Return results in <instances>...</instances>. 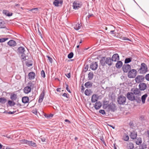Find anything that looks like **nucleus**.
I'll list each match as a JSON object with an SVG mask.
<instances>
[{
    "label": "nucleus",
    "instance_id": "obj_1",
    "mask_svg": "<svg viewBox=\"0 0 149 149\" xmlns=\"http://www.w3.org/2000/svg\"><path fill=\"white\" fill-rule=\"evenodd\" d=\"M100 63L101 65L103 66H105L106 64H107L109 66L112 65L113 61L111 58L109 57H106L104 56L102 57L100 60Z\"/></svg>",
    "mask_w": 149,
    "mask_h": 149
},
{
    "label": "nucleus",
    "instance_id": "obj_2",
    "mask_svg": "<svg viewBox=\"0 0 149 149\" xmlns=\"http://www.w3.org/2000/svg\"><path fill=\"white\" fill-rule=\"evenodd\" d=\"M148 68L147 65L144 63L141 64L140 68L138 70V72L140 74H144L147 72Z\"/></svg>",
    "mask_w": 149,
    "mask_h": 149
},
{
    "label": "nucleus",
    "instance_id": "obj_3",
    "mask_svg": "<svg viewBox=\"0 0 149 149\" xmlns=\"http://www.w3.org/2000/svg\"><path fill=\"white\" fill-rule=\"evenodd\" d=\"M126 99L125 97L123 95L119 96L117 99V102L120 105H124L126 102Z\"/></svg>",
    "mask_w": 149,
    "mask_h": 149
},
{
    "label": "nucleus",
    "instance_id": "obj_4",
    "mask_svg": "<svg viewBox=\"0 0 149 149\" xmlns=\"http://www.w3.org/2000/svg\"><path fill=\"white\" fill-rule=\"evenodd\" d=\"M137 73V71L136 70H130L128 72V77L129 78H134L136 76Z\"/></svg>",
    "mask_w": 149,
    "mask_h": 149
},
{
    "label": "nucleus",
    "instance_id": "obj_5",
    "mask_svg": "<svg viewBox=\"0 0 149 149\" xmlns=\"http://www.w3.org/2000/svg\"><path fill=\"white\" fill-rule=\"evenodd\" d=\"M28 86L25 87L23 89L24 93L26 94H28L31 91V87L32 86L33 83L30 81L28 83Z\"/></svg>",
    "mask_w": 149,
    "mask_h": 149
},
{
    "label": "nucleus",
    "instance_id": "obj_6",
    "mask_svg": "<svg viewBox=\"0 0 149 149\" xmlns=\"http://www.w3.org/2000/svg\"><path fill=\"white\" fill-rule=\"evenodd\" d=\"M131 66L128 64H124L122 67V70L125 73L128 72L131 70Z\"/></svg>",
    "mask_w": 149,
    "mask_h": 149
},
{
    "label": "nucleus",
    "instance_id": "obj_7",
    "mask_svg": "<svg viewBox=\"0 0 149 149\" xmlns=\"http://www.w3.org/2000/svg\"><path fill=\"white\" fill-rule=\"evenodd\" d=\"M82 4L81 2H79L78 1H74L73 4V8L74 9H78L79 8H80L82 6Z\"/></svg>",
    "mask_w": 149,
    "mask_h": 149
},
{
    "label": "nucleus",
    "instance_id": "obj_8",
    "mask_svg": "<svg viewBox=\"0 0 149 149\" xmlns=\"http://www.w3.org/2000/svg\"><path fill=\"white\" fill-rule=\"evenodd\" d=\"M135 96L132 93L128 92L127 94L126 97L127 99L130 101H134L135 100Z\"/></svg>",
    "mask_w": 149,
    "mask_h": 149
},
{
    "label": "nucleus",
    "instance_id": "obj_9",
    "mask_svg": "<svg viewBox=\"0 0 149 149\" xmlns=\"http://www.w3.org/2000/svg\"><path fill=\"white\" fill-rule=\"evenodd\" d=\"M144 78L145 77L143 75H138L135 78V80L136 83H140L143 81Z\"/></svg>",
    "mask_w": 149,
    "mask_h": 149
},
{
    "label": "nucleus",
    "instance_id": "obj_10",
    "mask_svg": "<svg viewBox=\"0 0 149 149\" xmlns=\"http://www.w3.org/2000/svg\"><path fill=\"white\" fill-rule=\"evenodd\" d=\"M98 65L97 62H94L92 63L90 65V68L92 70H96L98 68Z\"/></svg>",
    "mask_w": 149,
    "mask_h": 149
},
{
    "label": "nucleus",
    "instance_id": "obj_11",
    "mask_svg": "<svg viewBox=\"0 0 149 149\" xmlns=\"http://www.w3.org/2000/svg\"><path fill=\"white\" fill-rule=\"evenodd\" d=\"M116 105L113 103H111L109 104V109L112 111L114 112L116 110Z\"/></svg>",
    "mask_w": 149,
    "mask_h": 149
},
{
    "label": "nucleus",
    "instance_id": "obj_12",
    "mask_svg": "<svg viewBox=\"0 0 149 149\" xmlns=\"http://www.w3.org/2000/svg\"><path fill=\"white\" fill-rule=\"evenodd\" d=\"M111 59L113 62H116L119 60V56L117 53L114 54L113 55Z\"/></svg>",
    "mask_w": 149,
    "mask_h": 149
},
{
    "label": "nucleus",
    "instance_id": "obj_13",
    "mask_svg": "<svg viewBox=\"0 0 149 149\" xmlns=\"http://www.w3.org/2000/svg\"><path fill=\"white\" fill-rule=\"evenodd\" d=\"M139 87L140 90L143 91L146 88L147 86L145 83L141 82L139 84Z\"/></svg>",
    "mask_w": 149,
    "mask_h": 149
},
{
    "label": "nucleus",
    "instance_id": "obj_14",
    "mask_svg": "<svg viewBox=\"0 0 149 149\" xmlns=\"http://www.w3.org/2000/svg\"><path fill=\"white\" fill-rule=\"evenodd\" d=\"M130 136L132 139L133 140L136 139L137 136V132L135 131L131 132Z\"/></svg>",
    "mask_w": 149,
    "mask_h": 149
},
{
    "label": "nucleus",
    "instance_id": "obj_15",
    "mask_svg": "<svg viewBox=\"0 0 149 149\" xmlns=\"http://www.w3.org/2000/svg\"><path fill=\"white\" fill-rule=\"evenodd\" d=\"M131 91L134 95H139L140 94V91L137 88H132Z\"/></svg>",
    "mask_w": 149,
    "mask_h": 149
},
{
    "label": "nucleus",
    "instance_id": "obj_16",
    "mask_svg": "<svg viewBox=\"0 0 149 149\" xmlns=\"http://www.w3.org/2000/svg\"><path fill=\"white\" fill-rule=\"evenodd\" d=\"M45 96V91H42V93L40 95L38 102L39 103H41L43 100Z\"/></svg>",
    "mask_w": 149,
    "mask_h": 149
},
{
    "label": "nucleus",
    "instance_id": "obj_17",
    "mask_svg": "<svg viewBox=\"0 0 149 149\" xmlns=\"http://www.w3.org/2000/svg\"><path fill=\"white\" fill-rule=\"evenodd\" d=\"M63 3V0H54L53 4L55 6L58 7L59 6V4H62Z\"/></svg>",
    "mask_w": 149,
    "mask_h": 149
},
{
    "label": "nucleus",
    "instance_id": "obj_18",
    "mask_svg": "<svg viewBox=\"0 0 149 149\" xmlns=\"http://www.w3.org/2000/svg\"><path fill=\"white\" fill-rule=\"evenodd\" d=\"M5 23L2 19H0V28H5L6 29L8 30L7 28L6 27Z\"/></svg>",
    "mask_w": 149,
    "mask_h": 149
},
{
    "label": "nucleus",
    "instance_id": "obj_19",
    "mask_svg": "<svg viewBox=\"0 0 149 149\" xmlns=\"http://www.w3.org/2000/svg\"><path fill=\"white\" fill-rule=\"evenodd\" d=\"M102 103L100 102H96L94 105V107L96 110L99 109L102 106Z\"/></svg>",
    "mask_w": 149,
    "mask_h": 149
},
{
    "label": "nucleus",
    "instance_id": "obj_20",
    "mask_svg": "<svg viewBox=\"0 0 149 149\" xmlns=\"http://www.w3.org/2000/svg\"><path fill=\"white\" fill-rule=\"evenodd\" d=\"M7 44L11 47H14L16 45L17 43L14 40H11L8 42Z\"/></svg>",
    "mask_w": 149,
    "mask_h": 149
},
{
    "label": "nucleus",
    "instance_id": "obj_21",
    "mask_svg": "<svg viewBox=\"0 0 149 149\" xmlns=\"http://www.w3.org/2000/svg\"><path fill=\"white\" fill-rule=\"evenodd\" d=\"M28 76L30 79L33 80L35 78L36 74L34 72H31L29 73Z\"/></svg>",
    "mask_w": 149,
    "mask_h": 149
},
{
    "label": "nucleus",
    "instance_id": "obj_22",
    "mask_svg": "<svg viewBox=\"0 0 149 149\" xmlns=\"http://www.w3.org/2000/svg\"><path fill=\"white\" fill-rule=\"evenodd\" d=\"M117 62L115 66L116 68L118 69L120 68L123 66V63L121 61H117Z\"/></svg>",
    "mask_w": 149,
    "mask_h": 149
},
{
    "label": "nucleus",
    "instance_id": "obj_23",
    "mask_svg": "<svg viewBox=\"0 0 149 149\" xmlns=\"http://www.w3.org/2000/svg\"><path fill=\"white\" fill-rule=\"evenodd\" d=\"M17 51L19 54H24L25 51L24 48L23 47H20L18 48Z\"/></svg>",
    "mask_w": 149,
    "mask_h": 149
},
{
    "label": "nucleus",
    "instance_id": "obj_24",
    "mask_svg": "<svg viewBox=\"0 0 149 149\" xmlns=\"http://www.w3.org/2000/svg\"><path fill=\"white\" fill-rule=\"evenodd\" d=\"M17 98V95L16 94L12 93L10 95V99L13 101L16 100Z\"/></svg>",
    "mask_w": 149,
    "mask_h": 149
},
{
    "label": "nucleus",
    "instance_id": "obj_25",
    "mask_svg": "<svg viewBox=\"0 0 149 149\" xmlns=\"http://www.w3.org/2000/svg\"><path fill=\"white\" fill-rule=\"evenodd\" d=\"M29 98L27 96H24L22 98V102L23 103L26 104L29 102Z\"/></svg>",
    "mask_w": 149,
    "mask_h": 149
},
{
    "label": "nucleus",
    "instance_id": "obj_26",
    "mask_svg": "<svg viewBox=\"0 0 149 149\" xmlns=\"http://www.w3.org/2000/svg\"><path fill=\"white\" fill-rule=\"evenodd\" d=\"M92 83L90 81H88L85 83L84 86L86 88H90L92 87Z\"/></svg>",
    "mask_w": 149,
    "mask_h": 149
},
{
    "label": "nucleus",
    "instance_id": "obj_27",
    "mask_svg": "<svg viewBox=\"0 0 149 149\" xmlns=\"http://www.w3.org/2000/svg\"><path fill=\"white\" fill-rule=\"evenodd\" d=\"M135 140L136 143L137 145H139L141 144L142 142V140L141 137H138L136 138Z\"/></svg>",
    "mask_w": 149,
    "mask_h": 149
},
{
    "label": "nucleus",
    "instance_id": "obj_28",
    "mask_svg": "<svg viewBox=\"0 0 149 149\" xmlns=\"http://www.w3.org/2000/svg\"><path fill=\"white\" fill-rule=\"evenodd\" d=\"M134 147V145L132 143L130 142L127 144V149H133Z\"/></svg>",
    "mask_w": 149,
    "mask_h": 149
},
{
    "label": "nucleus",
    "instance_id": "obj_29",
    "mask_svg": "<svg viewBox=\"0 0 149 149\" xmlns=\"http://www.w3.org/2000/svg\"><path fill=\"white\" fill-rule=\"evenodd\" d=\"M148 96V95L146 93L141 96V100L143 104L145 103L146 99Z\"/></svg>",
    "mask_w": 149,
    "mask_h": 149
},
{
    "label": "nucleus",
    "instance_id": "obj_30",
    "mask_svg": "<svg viewBox=\"0 0 149 149\" xmlns=\"http://www.w3.org/2000/svg\"><path fill=\"white\" fill-rule=\"evenodd\" d=\"M132 59V57H129L126 58L125 60L124 63L125 64H128V63H130Z\"/></svg>",
    "mask_w": 149,
    "mask_h": 149
},
{
    "label": "nucleus",
    "instance_id": "obj_31",
    "mask_svg": "<svg viewBox=\"0 0 149 149\" xmlns=\"http://www.w3.org/2000/svg\"><path fill=\"white\" fill-rule=\"evenodd\" d=\"M97 100V95L95 94L93 95L91 98V102H92L94 103Z\"/></svg>",
    "mask_w": 149,
    "mask_h": 149
},
{
    "label": "nucleus",
    "instance_id": "obj_32",
    "mask_svg": "<svg viewBox=\"0 0 149 149\" xmlns=\"http://www.w3.org/2000/svg\"><path fill=\"white\" fill-rule=\"evenodd\" d=\"M81 26L80 24L77 23L74 26V28L75 30H78L80 29Z\"/></svg>",
    "mask_w": 149,
    "mask_h": 149
},
{
    "label": "nucleus",
    "instance_id": "obj_33",
    "mask_svg": "<svg viewBox=\"0 0 149 149\" xmlns=\"http://www.w3.org/2000/svg\"><path fill=\"white\" fill-rule=\"evenodd\" d=\"M28 145L33 147H36L37 146L36 144L32 141H29V142H28Z\"/></svg>",
    "mask_w": 149,
    "mask_h": 149
},
{
    "label": "nucleus",
    "instance_id": "obj_34",
    "mask_svg": "<svg viewBox=\"0 0 149 149\" xmlns=\"http://www.w3.org/2000/svg\"><path fill=\"white\" fill-rule=\"evenodd\" d=\"M11 100H9L8 101V104L10 106L12 107L14 106L15 104V103Z\"/></svg>",
    "mask_w": 149,
    "mask_h": 149
},
{
    "label": "nucleus",
    "instance_id": "obj_35",
    "mask_svg": "<svg viewBox=\"0 0 149 149\" xmlns=\"http://www.w3.org/2000/svg\"><path fill=\"white\" fill-rule=\"evenodd\" d=\"M146 145L144 143H143L142 144L139 146V149H145L146 148Z\"/></svg>",
    "mask_w": 149,
    "mask_h": 149
},
{
    "label": "nucleus",
    "instance_id": "obj_36",
    "mask_svg": "<svg viewBox=\"0 0 149 149\" xmlns=\"http://www.w3.org/2000/svg\"><path fill=\"white\" fill-rule=\"evenodd\" d=\"M7 101V99L4 97L0 98V103L2 104H4Z\"/></svg>",
    "mask_w": 149,
    "mask_h": 149
},
{
    "label": "nucleus",
    "instance_id": "obj_37",
    "mask_svg": "<svg viewBox=\"0 0 149 149\" xmlns=\"http://www.w3.org/2000/svg\"><path fill=\"white\" fill-rule=\"evenodd\" d=\"M123 139L126 141H127L129 140V136L127 134L125 133L123 137Z\"/></svg>",
    "mask_w": 149,
    "mask_h": 149
},
{
    "label": "nucleus",
    "instance_id": "obj_38",
    "mask_svg": "<svg viewBox=\"0 0 149 149\" xmlns=\"http://www.w3.org/2000/svg\"><path fill=\"white\" fill-rule=\"evenodd\" d=\"M88 77L89 80H91L93 77V72H90L88 74Z\"/></svg>",
    "mask_w": 149,
    "mask_h": 149
},
{
    "label": "nucleus",
    "instance_id": "obj_39",
    "mask_svg": "<svg viewBox=\"0 0 149 149\" xmlns=\"http://www.w3.org/2000/svg\"><path fill=\"white\" fill-rule=\"evenodd\" d=\"M20 141L22 143L27 145H28V142H29V141L25 139L21 140Z\"/></svg>",
    "mask_w": 149,
    "mask_h": 149
},
{
    "label": "nucleus",
    "instance_id": "obj_40",
    "mask_svg": "<svg viewBox=\"0 0 149 149\" xmlns=\"http://www.w3.org/2000/svg\"><path fill=\"white\" fill-rule=\"evenodd\" d=\"M134 101H135L137 103H140L141 102V100L140 97H135Z\"/></svg>",
    "mask_w": 149,
    "mask_h": 149
},
{
    "label": "nucleus",
    "instance_id": "obj_41",
    "mask_svg": "<svg viewBox=\"0 0 149 149\" xmlns=\"http://www.w3.org/2000/svg\"><path fill=\"white\" fill-rule=\"evenodd\" d=\"M33 64L31 61L27 62L26 63V65L28 67L32 66Z\"/></svg>",
    "mask_w": 149,
    "mask_h": 149
},
{
    "label": "nucleus",
    "instance_id": "obj_42",
    "mask_svg": "<svg viewBox=\"0 0 149 149\" xmlns=\"http://www.w3.org/2000/svg\"><path fill=\"white\" fill-rule=\"evenodd\" d=\"M73 53L72 52H71L68 55V58L69 59H71L73 57Z\"/></svg>",
    "mask_w": 149,
    "mask_h": 149
},
{
    "label": "nucleus",
    "instance_id": "obj_43",
    "mask_svg": "<svg viewBox=\"0 0 149 149\" xmlns=\"http://www.w3.org/2000/svg\"><path fill=\"white\" fill-rule=\"evenodd\" d=\"M8 38H0V42H5L8 40Z\"/></svg>",
    "mask_w": 149,
    "mask_h": 149
},
{
    "label": "nucleus",
    "instance_id": "obj_44",
    "mask_svg": "<svg viewBox=\"0 0 149 149\" xmlns=\"http://www.w3.org/2000/svg\"><path fill=\"white\" fill-rule=\"evenodd\" d=\"M99 112L104 115H105L106 114V113L105 112V111L103 109L100 110L99 111Z\"/></svg>",
    "mask_w": 149,
    "mask_h": 149
},
{
    "label": "nucleus",
    "instance_id": "obj_45",
    "mask_svg": "<svg viewBox=\"0 0 149 149\" xmlns=\"http://www.w3.org/2000/svg\"><path fill=\"white\" fill-rule=\"evenodd\" d=\"M84 93L86 95H89L90 94L89 91L88 89H86Z\"/></svg>",
    "mask_w": 149,
    "mask_h": 149
},
{
    "label": "nucleus",
    "instance_id": "obj_46",
    "mask_svg": "<svg viewBox=\"0 0 149 149\" xmlns=\"http://www.w3.org/2000/svg\"><path fill=\"white\" fill-rule=\"evenodd\" d=\"M22 54L21 55V59L24 60H25L26 56L24 53V54Z\"/></svg>",
    "mask_w": 149,
    "mask_h": 149
},
{
    "label": "nucleus",
    "instance_id": "obj_47",
    "mask_svg": "<svg viewBox=\"0 0 149 149\" xmlns=\"http://www.w3.org/2000/svg\"><path fill=\"white\" fill-rule=\"evenodd\" d=\"M41 75L42 77L45 78V71L43 70H42L41 72Z\"/></svg>",
    "mask_w": 149,
    "mask_h": 149
},
{
    "label": "nucleus",
    "instance_id": "obj_48",
    "mask_svg": "<svg viewBox=\"0 0 149 149\" xmlns=\"http://www.w3.org/2000/svg\"><path fill=\"white\" fill-rule=\"evenodd\" d=\"M45 116L46 118H49L51 117H52L53 116V114H50L48 115H45Z\"/></svg>",
    "mask_w": 149,
    "mask_h": 149
},
{
    "label": "nucleus",
    "instance_id": "obj_49",
    "mask_svg": "<svg viewBox=\"0 0 149 149\" xmlns=\"http://www.w3.org/2000/svg\"><path fill=\"white\" fill-rule=\"evenodd\" d=\"M3 136L6 137L8 139H12L13 137V136L11 135L8 136L7 134L4 135H3Z\"/></svg>",
    "mask_w": 149,
    "mask_h": 149
},
{
    "label": "nucleus",
    "instance_id": "obj_50",
    "mask_svg": "<svg viewBox=\"0 0 149 149\" xmlns=\"http://www.w3.org/2000/svg\"><path fill=\"white\" fill-rule=\"evenodd\" d=\"M46 57L48 58V59L50 62L51 63H52V58L49 56H47Z\"/></svg>",
    "mask_w": 149,
    "mask_h": 149
},
{
    "label": "nucleus",
    "instance_id": "obj_51",
    "mask_svg": "<svg viewBox=\"0 0 149 149\" xmlns=\"http://www.w3.org/2000/svg\"><path fill=\"white\" fill-rule=\"evenodd\" d=\"M103 108L106 109L108 107V109H109V104H104L103 105Z\"/></svg>",
    "mask_w": 149,
    "mask_h": 149
},
{
    "label": "nucleus",
    "instance_id": "obj_52",
    "mask_svg": "<svg viewBox=\"0 0 149 149\" xmlns=\"http://www.w3.org/2000/svg\"><path fill=\"white\" fill-rule=\"evenodd\" d=\"M66 86V90H67V91L69 93H71V92L70 91L69 89L68 88V85L66 84H65Z\"/></svg>",
    "mask_w": 149,
    "mask_h": 149
},
{
    "label": "nucleus",
    "instance_id": "obj_53",
    "mask_svg": "<svg viewBox=\"0 0 149 149\" xmlns=\"http://www.w3.org/2000/svg\"><path fill=\"white\" fill-rule=\"evenodd\" d=\"M145 78L146 80L149 81V74H148L146 75Z\"/></svg>",
    "mask_w": 149,
    "mask_h": 149
},
{
    "label": "nucleus",
    "instance_id": "obj_54",
    "mask_svg": "<svg viewBox=\"0 0 149 149\" xmlns=\"http://www.w3.org/2000/svg\"><path fill=\"white\" fill-rule=\"evenodd\" d=\"M94 15L92 14H90L88 13V15L87 16V17L86 18V19H87V18H88V19H89V18L91 16H93Z\"/></svg>",
    "mask_w": 149,
    "mask_h": 149
},
{
    "label": "nucleus",
    "instance_id": "obj_55",
    "mask_svg": "<svg viewBox=\"0 0 149 149\" xmlns=\"http://www.w3.org/2000/svg\"><path fill=\"white\" fill-rule=\"evenodd\" d=\"M139 119L141 120H145V117L144 116L141 115L140 116Z\"/></svg>",
    "mask_w": 149,
    "mask_h": 149
},
{
    "label": "nucleus",
    "instance_id": "obj_56",
    "mask_svg": "<svg viewBox=\"0 0 149 149\" xmlns=\"http://www.w3.org/2000/svg\"><path fill=\"white\" fill-rule=\"evenodd\" d=\"M65 75L68 78H70L71 77V74L70 72L65 74Z\"/></svg>",
    "mask_w": 149,
    "mask_h": 149
},
{
    "label": "nucleus",
    "instance_id": "obj_57",
    "mask_svg": "<svg viewBox=\"0 0 149 149\" xmlns=\"http://www.w3.org/2000/svg\"><path fill=\"white\" fill-rule=\"evenodd\" d=\"M38 8H32L30 10V11H33V13H35V12H33V11L34 10H36L38 11Z\"/></svg>",
    "mask_w": 149,
    "mask_h": 149
},
{
    "label": "nucleus",
    "instance_id": "obj_58",
    "mask_svg": "<svg viewBox=\"0 0 149 149\" xmlns=\"http://www.w3.org/2000/svg\"><path fill=\"white\" fill-rule=\"evenodd\" d=\"M41 141L42 142H45L46 140V139L44 137H41Z\"/></svg>",
    "mask_w": 149,
    "mask_h": 149
},
{
    "label": "nucleus",
    "instance_id": "obj_59",
    "mask_svg": "<svg viewBox=\"0 0 149 149\" xmlns=\"http://www.w3.org/2000/svg\"><path fill=\"white\" fill-rule=\"evenodd\" d=\"M9 11L6 10H4L3 11V13L4 14L6 15H7Z\"/></svg>",
    "mask_w": 149,
    "mask_h": 149
},
{
    "label": "nucleus",
    "instance_id": "obj_60",
    "mask_svg": "<svg viewBox=\"0 0 149 149\" xmlns=\"http://www.w3.org/2000/svg\"><path fill=\"white\" fill-rule=\"evenodd\" d=\"M62 96L64 97H65L67 98H68V97L67 96V94L66 93H64L63 95Z\"/></svg>",
    "mask_w": 149,
    "mask_h": 149
},
{
    "label": "nucleus",
    "instance_id": "obj_61",
    "mask_svg": "<svg viewBox=\"0 0 149 149\" xmlns=\"http://www.w3.org/2000/svg\"><path fill=\"white\" fill-rule=\"evenodd\" d=\"M16 112V111H9L8 112V113L10 114H14L15 112Z\"/></svg>",
    "mask_w": 149,
    "mask_h": 149
},
{
    "label": "nucleus",
    "instance_id": "obj_62",
    "mask_svg": "<svg viewBox=\"0 0 149 149\" xmlns=\"http://www.w3.org/2000/svg\"><path fill=\"white\" fill-rule=\"evenodd\" d=\"M12 15L13 13L8 12V13H7L6 15L8 16H11Z\"/></svg>",
    "mask_w": 149,
    "mask_h": 149
},
{
    "label": "nucleus",
    "instance_id": "obj_63",
    "mask_svg": "<svg viewBox=\"0 0 149 149\" xmlns=\"http://www.w3.org/2000/svg\"><path fill=\"white\" fill-rule=\"evenodd\" d=\"M123 40H130L129 38L125 37H123Z\"/></svg>",
    "mask_w": 149,
    "mask_h": 149
},
{
    "label": "nucleus",
    "instance_id": "obj_64",
    "mask_svg": "<svg viewBox=\"0 0 149 149\" xmlns=\"http://www.w3.org/2000/svg\"><path fill=\"white\" fill-rule=\"evenodd\" d=\"M32 113L35 114L36 115L37 114V111L36 110H33L32 111Z\"/></svg>",
    "mask_w": 149,
    "mask_h": 149
}]
</instances>
